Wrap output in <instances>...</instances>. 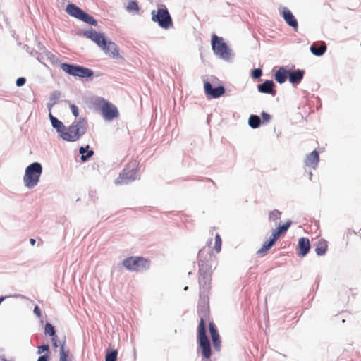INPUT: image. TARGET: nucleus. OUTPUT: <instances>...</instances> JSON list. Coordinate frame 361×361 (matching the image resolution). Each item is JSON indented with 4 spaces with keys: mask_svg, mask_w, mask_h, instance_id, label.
<instances>
[{
    "mask_svg": "<svg viewBox=\"0 0 361 361\" xmlns=\"http://www.w3.org/2000/svg\"><path fill=\"white\" fill-rule=\"evenodd\" d=\"M126 9L128 11L132 12V11H138L140 10V8H139V6H138L137 1H130L128 4V5L126 6Z\"/></svg>",
    "mask_w": 361,
    "mask_h": 361,
    "instance_id": "obj_34",
    "label": "nucleus"
},
{
    "mask_svg": "<svg viewBox=\"0 0 361 361\" xmlns=\"http://www.w3.org/2000/svg\"><path fill=\"white\" fill-rule=\"evenodd\" d=\"M137 166L136 161L130 162L116 179V185L128 184L137 178Z\"/></svg>",
    "mask_w": 361,
    "mask_h": 361,
    "instance_id": "obj_8",
    "label": "nucleus"
},
{
    "mask_svg": "<svg viewBox=\"0 0 361 361\" xmlns=\"http://www.w3.org/2000/svg\"><path fill=\"white\" fill-rule=\"evenodd\" d=\"M276 87L275 83L272 80H266L264 82L257 85V89L259 92L264 94H269L272 96L276 94V91L274 89Z\"/></svg>",
    "mask_w": 361,
    "mask_h": 361,
    "instance_id": "obj_15",
    "label": "nucleus"
},
{
    "mask_svg": "<svg viewBox=\"0 0 361 361\" xmlns=\"http://www.w3.org/2000/svg\"><path fill=\"white\" fill-rule=\"evenodd\" d=\"M70 108L74 116L78 117L79 116V109L78 106L75 104H72L70 105Z\"/></svg>",
    "mask_w": 361,
    "mask_h": 361,
    "instance_id": "obj_39",
    "label": "nucleus"
},
{
    "mask_svg": "<svg viewBox=\"0 0 361 361\" xmlns=\"http://www.w3.org/2000/svg\"><path fill=\"white\" fill-rule=\"evenodd\" d=\"M312 172H310V173H309L310 179H311V178H312Z\"/></svg>",
    "mask_w": 361,
    "mask_h": 361,
    "instance_id": "obj_48",
    "label": "nucleus"
},
{
    "mask_svg": "<svg viewBox=\"0 0 361 361\" xmlns=\"http://www.w3.org/2000/svg\"><path fill=\"white\" fill-rule=\"evenodd\" d=\"M97 104L99 106L101 114L105 121H112L118 116L119 113L116 106L104 99H98Z\"/></svg>",
    "mask_w": 361,
    "mask_h": 361,
    "instance_id": "obj_9",
    "label": "nucleus"
},
{
    "mask_svg": "<svg viewBox=\"0 0 361 361\" xmlns=\"http://www.w3.org/2000/svg\"><path fill=\"white\" fill-rule=\"evenodd\" d=\"M280 14L283 18L286 23L295 30L298 29V24L296 18L292 13V12L286 7H283L280 10Z\"/></svg>",
    "mask_w": 361,
    "mask_h": 361,
    "instance_id": "obj_13",
    "label": "nucleus"
},
{
    "mask_svg": "<svg viewBox=\"0 0 361 361\" xmlns=\"http://www.w3.org/2000/svg\"><path fill=\"white\" fill-rule=\"evenodd\" d=\"M327 247V242L324 240H320L316 245L315 252L318 256H322L326 252Z\"/></svg>",
    "mask_w": 361,
    "mask_h": 361,
    "instance_id": "obj_26",
    "label": "nucleus"
},
{
    "mask_svg": "<svg viewBox=\"0 0 361 361\" xmlns=\"http://www.w3.org/2000/svg\"><path fill=\"white\" fill-rule=\"evenodd\" d=\"M44 334L45 335H48L51 337L56 336V330L55 327L51 323H46L44 327Z\"/></svg>",
    "mask_w": 361,
    "mask_h": 361,
    "instance_id": "obj_31",
    "label": "nucleus"
},
{
    "mask_svg": "<svg viewBox=\"0 0 361 361\" xmlns=\"http://www.w3.org/2000/svg\"><path fill=\"white\" fill-rule=\"evenodd\" d=\"M69 349L66 348V341H63V343L60 344L59 361H69Z\"/></svg>",
    "mask_w": 361,
    "mask_h": 361,
    "instance_id": "obj_24",
    "label": "nucleus"
},
{
    "mask_svg": "<svg viewBox=\"0 0 361 361\" xmlns=\"http://www.w3.org/2000/svg\"><path fill=\"white\" fill-rule=\"evenodd\" d=\"M101 48L109 53L113 57H116L119 54L118 46L112 42H107L105 40V45H102Z\"/></svg>",
    "mask_w": 361,
    "mask_h": 361,
    "instance_id": "obj_23",
    "label": "nucleus"
},
{
    "mask_svg": "<svg viewBox=\"0 0 361 361\" xmlns=\"http://www.w3.org/2000/svg\"><path fill=\"white\" fill-rule=\"evenodd\" d=\"M80 20L91 25H97V21L90 15H89L87 13L84 12L83 15L82 16Z\"/></svg>",
    "mask_w": 361,
    "mask_h": 361,
    "instance_id": "obj_29",
    "label": "nucleus"
},
{
    "mask_svg": "<svg viewBox=\"0 0 361 361\" xmlns=\"http://www.w3.org/2000/svg\"><path fill=\"white\" fill-rule=\"evenodd\" d=\"M212 47L216 56L226 61H229L233 57V53L222 37L214 34L212 37Z\"/></svg>",
    "mask_w": 361,
    "mask_h": 361,
    "instance_id": "obj_4",
    "label": "nucleus"
},
{
    "mask_svg": "<svg viewBox=\"0 0 361 361\" xmlns=\"http://www.w3.org/2000/svg\"><path fill=\"white\" fill-rule=\"evenodd\" d=\"M27 52L30 53V54L31 56H35V57H37V54H39L37 51H35L34 49L29 50V47H27Z\"/></svg>",
    "mask_w": 361,
    "mask_h": 361,
    "instance_id": "obj_46",
    "label": "nucleus"
},
{
    "mask_svg": "<svg viewBox=\"0 0 361 361\" xmlns=\"http://www.w3.org/2000/svg\"><path fill=\"white\" fill-rule=\"evenodd\" d=\"M204 92L208 97L216 99L225 93V88L223 86L213 87L209 82H205L204 85Z\"/></svg>",
    "mask_w": 361,
    "mask_h": 361,
    "instance_id": "obj_11",
    "label": "nucleus"
},
{
    "mask_svg": "<svg viewBox=\"0 0 361 361\" xmlns=\"http://www.w3.org/2000/svg\"><path fill=\"white\" fill-rule=\"evenodd\" d=\"M188 289V286H185V287L184 288V289H183V290H187Z\"/></svg>",
    "mask_w": 361,
    "mask_h": 361,
    "instance_id": "obj_49",
    "label": "nucleus"
},
{
    "mask_svg": "<svg viewBox=\"0 0 361 361\" xmlns=\"http://www.w3.org/2000/svg\"><path fill=\"white\" fill-rule=\"evenodd\" d=\"M248 124L252 128H257L261 124V119L257 115H251L248 120Z\"/></svg>",
    "mask_w": 361,
    "mask_h": 361,
    "instance_id": "obj_27",
    "label": "nucleus"
},
{
    "mask_svg": "<svg viewBox=\"0 0 361 361\" xmlns=\"http://www.w3.org/2000/svg\"><path fill=\"white\" fill-rule=\"evenodd\" d=\"M42 173V166L39 162H33L28 165L25 171L23 183L28 189H32L37 185Z\"/></svg>",
    "mask_w": 361,
    "mask_h": 361,
    "instance_id": "obj_3",
    "label": "nucleus"
},
{
    "mask_svg": "<svg viewBox=\"0 0 361 361\" xmlns=\"http://www.w3.org/2000/svg\"><path fill=\"white\" fill-rule=\"evenodd\" d=\"M305 71L301 69H297L294 71L288 70V78L289 82L293 84V86H297L300 84L303 79Z\"/></svg>",
    "mask_w": 361,
    "mask_h": 361,
    "instance_id": "obj_16",
    "label": "nucleus"
},
{
    "mask_svg": "<svg viewBox=\"0 0 361 361\" xmlns=\"http://www.w3.org/2000/svg\"><path fill=\"white\" fill-rule=\"evenodd\" d=\"M221 248V238L219 234L216 233L215 235V245L214 250L216 252H219Z\"/></svg>",
    "mask_w": 361,
    "mask_h": 361,
    "instance_id": "obj_36",
    "label": "nucleus"
},
{
    "mask_svg": "<svg viewBox=\"0 0 361 361\" xmlns=\"http://www.w3.org/2000/svg\"><path fill=\"white\" fill-rule=\"evenodd\" d=\"M212 240L208 246L202 248L198 253L200 298H204L207 295L212 280V268L214 262V256L210 248Z\"/></svg>",
    "mask_w": 361,
    "mask_h": 361,
    "instance_id": "obj_1",
    "label": "nucleus"
},
{
    "mask_svg": "<svg viewBox=\"0 0 361 361\" xmlns=\"http://www.w3.org/2000/svg\"><path fill=\"white\" fill-rule=\"evenodd\" d=\"M262 75V71L260 68H255L252 71V76L255 79H258Z\"/></svg>",
    "mask_w": 361,
    "mask_h": 361,
    "instance_id": "obj_38",
    "label": "nucleus"
},
{
    "mask_svg": "<svg viewBox=\"0 0 361 361\" xmlns=\"http://www.w3.org/2000/svg\"><path fill=\"white\" fill-rule=\"evenodd\" d=\"M310 249V243L308 238H301L298 241V252L299 257H305L309 252Z\"/></svg>",
    "mask_w": 361,
    "mask_h": 361,
    "instance_id": "obj_17",
    "label": "nucleus"
},
{
    "mask_svg": "<svg viewBox=\"0 0 361 361\" xmlns=\"http://www.w3.org/2000/svg\"><path fill=\"white\" fill-rule=\"evenodd\" d=\"M281 214L279 210L274 209L269 213V219L270 221H276L280 219Z\"/></svg>",
    "mask_w": 361,
    "mask_h": 361,
    "instance_id": "obj_35",
    "label": "nucleus"
},
{
    "mask_svg": "<svg viewBox=\"0 0 361 361\" xmlns=\"http://www.w3.org/2000/svg\"><path fill=\"white\" fill-rule=\"evenodd\" d=\"M66 11L71 16H73L80 20L82 16L84 13V11L73 4H69L67 5Z\"/></svg>",
    "mask_w": 361,
    "mask_h": 361,
    "instance_id": "obj_21",
    "label": "nucleus"
},
{
    "mask_svg": "<svg viewBox=\"0 0 361 361\" xmlns=\"http://www.w3.org/2000/svg\"><path fill=\"white\" fill-rule=\"evenodd\" d=\"M49 118L52 127L56 129L59 136L66 142H76L87 133L88 122L85 118L80 117L75 119L68 127H66L61 121L51 114H49Z\"/></svg>",
    "mask_w": 361,
    "mask_h": 361,
    "instance_id": "obj_2",
    "label": "nucleus"
},
{
    "mask_svg": "<svg viewBox=\"0 0 361 361\" xmlns=\"http://www.w3.org/2000/svg\"><path fill=\"white\" fill-rule=\"evenodd\" d=\"M262 117L264 122H269L271 119V116L269 114L264 111L262 113Z\"/></svg>",
    "mask_w": 361,
    "mask_h": 361,
    "instance_id": "obj_43",
    "label": "nucleus"
},
{
    "mask_svg": "<svg viewBox=\"0 0 361 361\" xmlns=\"http://www.w3.org/2000/svg\"><path fill=\"white\" fill-rule=\"evenodd\" d=\"M123 267L131 271H142L149 268V262L142 257H130L123 261Z\"/></svg>",
    "mask_w": 361,
    "mask_h": 361,
    "instance_id": "obj_10",
    "label": "nucleus"
},
{
    "mask_svg": "<svg viewBox=\"0 0 361 361\" xmlns=\"http://www.w3.org/2000/svg\"><path fill=\"white\" fill-rule=\"evenodd\" d=\"M151 15L152 20L157 23L164 30H168L173 25L172 18L165 5H161L157 11L152 10Z\"/></svg>",
    "mask_w": 361,
    "mask_h": 361,
    "instance_id": "obj_5",
    "label": "nucleus"
},
{
    "mask_svg": "<svg viewBox=\"0 0 361 361\" xmlns=\"http://www.w3.org/2000/svg\"><path fill=\"white\" fill-rule=\"evenodd\" d=\"M290 225L291 221H288L286 223L283 224L282 226H279L277 228V231H275L274 232H273V233H278L279 238L281 233H284L287 231Z\"/></svg>",
    "mask_w": 361,
    "mask_h": 361,
    "instance_id": "obj_32",
    "label": "nucleus"
},
{
    "mask_svg": "<svg viewBox=\"0 0 361 361\" xmlns=\"http://www.w3.org/2000/svg\"><path fill=\"white\" fill-rule=\"evenodd\" d=\"M61 68L67 74L80 78H90L94 75L92 69L75 64L63 63Z\"/></svg>",
    "mask_w": 361,
    "mask_h": 361,
    "instance_id": "obj_7",
    "label": "nucleus"
},
{
    "mask_svg": "<svg viewBox=\"0 0 361 361\" xmlns=\"http://www.w3.org/2000/svg\"><path fill=\"white\" fill-rule=\"evenodd\" d=\"M33 312L36 314V316H37L38 318H41V317H42V312H41V310H40V308H39L37 305H36V306L34 307Z\"/></svg>",
    "mask_w": 361,
    "mask_h": 361,
    "instance_id": "obj_42",
    "label": "nucleus"
},
{
    "mask_svg": "<svg viewBox=\"0 0 361 361\" xmlns=\"http://www.w3.org/2000/svg\"><path fill=\"white\" fill-rule=\"evenodd\" d=\"M90 146L87 145L85 147H80L79 148V153L81 154V160L82 161H87L94 154L93 150H89Z\"/></svg>",
    "mask_w": 361,
    "mask_h": 361,
    "instance_id": "obj_25",
    "label": "nucleus"
},
{
    "mask_svg": "<svg viewBox=\"0 0 361 361\" xmlns=\"http://www.w3.org/2000/svg\"><path fill=\"white\" fill-rule=\"evenodd\" d=\"M209 330L212 337L214 348L215 350L219 351L221 350L220 336L216 329V327L213 322L209 323Z\"/></svg>",
    "mask_w": 361,
    "mask_h": 361,
    "instance_id": "obj_14",
    "label": "nucleus"
},
{
    "mask_svg": "<svg viewBox=\"0 0 361 361\" xmlns=\"http://www.w3.org/2000/svg\"><path fill=\"white\" fill-rule=\"evenodd\" d=\"M279 239L278 233H272L271 238L266 240L262 247L257 252V255H264L275 244Z\"/></svg>",
    "mask_w": 361,
    "mask_h": 361,
    "instance_id": "obj_18",
    "label": "nucleus"
},
{
    "mask_svg": "<svg viewBox=\"0 0 361 361\" xmlns=\"http://www.w3.org/2000/svg\"><path fill=\"white\" fill-rule=\"evenodd\" d=\"M61 92L59 91H54L49 97V102L47 106L49 109L56 103V101L60 98Z\"/></svg>",
    "mask_w": 361,
    "mask_h": 361,
    "instance_id": "obj_28",
    "label": "nucleus"
},
{
    "mask_svg": "<svg viewBox=\"0 0 361 361\" xmlns=\"http://www.w3.org/2000/svg\"><path fill=\"white\" fill-rule=\"evenodd\" d=\"M26 79L23 77L18 78L16 81V85L17 87H22L25 84Z\"/></svg>",
    "mask_w": 361,
    "mask_h": 361,
    "instance_id": "obj_40",
    "label": "nucleus"
},
{
    "mask_svg": "<svg viewBox=\"0 0 361 361\" xmlns=\"http://www.w3.org/2000/svg\"><path fill=\"white\" fill-rule=\"evenodd\" d=\"M118 351L116 350H107L105 355V361H116Z\"/></svg>",
    "mask_w": 361,
    "mask_h": 361,
    "instance_id": "obj_30",
    "label": "nucleus"
},
{
    "mask_svg": "<svg viewBox=\"0 0 361 361\" xmlns=\"http://www.w3.org/2000/svg\"><path fill=\"white\" fill-rule=\"evenodd\" d=\"M51 343L54 348H56L59 346V339L57 335H56V336L51 337Z\"/></svg>",
    "mask_w": 361,
    "mask_h": 361,
    "instance_id": "obj_41",
    "label": "nucleus"
},
{
    "mask_svg": "<svg viewBox=\"0 0 361 361\" xmlns=\"http://www.w3.org/2000/svg\"><path fill=\"white\" fill-rule=\"evenodd\" d=\"M37 59L41 63H43L44 64V59L46 58L45 56V54H37Z\"/></svg>",
    "mask_w": 361,
    "mask_h": 361,
    "instance_id": "obj_44",
    "label": "nucleus"
},
{
    "mask_svg": "<svg viewBox=\"0 0 361 361\" xmlns=\"http://www.w3.org/2000/svg\"><path fill=\"white\" fill-rule=\"evenodd\" d=\"M310 51L317 56H322L326 51V45L324 42L313 43L310 47Z\"/></svg>",
    "mask_w": 361,
    "mask_h": 361,
    "instance_id": "obj_20",
    "label": "nucleus"
},
{
    "mask_svg": "<svg viewBox=\"0 0 361 361\" xmlns=\"http://www.w3.org/2000/svg\"><path fill=\"white\" fill-rule=\"evenodd\" d=\"M319 161V153L317 150H314L310 154L307 155L305 164L307 166L316 169Z\"/></svg>",
    "mask_w": 361,
    "mask_h": 361,
    "instance_id": "obj_19",
    "label": "nucleus"
},
{
    "mask_svg": "<svg viewBox=\"0 0 361 361\" xmlns=\"http://www.w3.org/2000/svg\"><path fill=\"white\" fill-rule=\"evenodd\" d=\"M44 352H46V353L49 354V345L48 344H44V345L38 346L37 354L40 355Z\"/></svg>",
    "mask_w": 361,
    "mask_h": 361,
    "instance_id": "obj_37",
    "label": "nucleus"
},
{
    "mask_svg": "<svg viewBox=\"0 0 361 361\" xmlns=\"http://www.w3.org/2000/svg\"><path fill=\"white\" fill-rule=\"evenodd\" d=\"M288 75V70H286L283 66H281L274 73V79L278 83L283 84L287 80Z\"/></svg>",
    "mask_w": 361,
    "mask_h": 361,
    "instance_id": "obj_22",
    "label": "nucleus"
},
{
    "mask_svg": "<svg viewBox=\"0 0 361 361\" xmlns=\"http://www.w3.org/2000/svg\"><path fill=\"white\" fill-rule=\"evenodd\" d=\"M82 35L94 42L100 47L102 45H105V37L102 33L90 30L83 31Z\"/></svg>",
    "mask_w": 361,
    "mask_h": 361,
    "instance_id": "obj_12",
    "label": "nucleus"
},
{
    "mask_svg": "<svg viewBox=\"0 0 361 361\" xmlns=\"http://www.w3.org/2000/svg\"><path fill=\"white\" fill-rule=\"evenodd\" d=\"M44 54H45V56L46 58L54 65H57L59 64V58L53 54L52 53H51L50 51H47V50H45L44 51Z\"/></svg>",
    "mask_w": 361,
    "mask_h": 361,
    "instance_id": "obj_33",
    "label": "nucleus"
},
{
    "mask_svg": "<svg viewBox=\"0 0 361 361\" xmlns=\"http://www.w3.org/2000/svg\"><path fill=\"white\" fill-rule=\"evenodd\" d=\"M49 355L48 353H45L39 357L37 361H49Z\"/></svg>",
    "mask_w": 361,
    "mask_h": 361,
    "instance_id": "obj_45",
    "label": "nucleus"
},
{
    "mask_svg": "<svg viewBox=\"0 0 361 361\" xmlns=\"http://www.w3.org/2000/svg\"><path fill=\"white\" fill-rule=\"evenodd\" d=\"M197 341L201 348L202 356L209 359L211 357V345L206 333V326L203 318L200 319L197 328Z\"/></svg>",
    "mask_w": 361,
    "mask_h": 361,
    "instance_id": "obj_6",
    "label": "nucleus"
},
{
    "mask_svg": "<svg viewBox=\"0 0 361 361\" xmlns=\"http://www.w3.org/2000/svg\"><path fill=\"white\" fill-rule=\"evenodd\" d=\"M30 244H31L32 245H35V243H36V240H35V239H34V238H30Z\"/></svg>",
    "mask_w": 361,
    "mask_h": 361,
    "instance_id": "obj_47",
    "label": "nucleus"
}]
</instances>
